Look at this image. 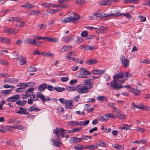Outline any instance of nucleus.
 Listing matches in <instances>:
<instances>
[{
    "mask_svg": "<svg viewBox=\"0 0 150 150\" xmlns=\"http://www.w3.org/2000/svg\"><path fill=\"white\" fill-rule=\"evenodd\" d=\"M117 117L121 120H124L126 118L127 116L124 114L118 113Z\"/></svg>",
    "mask_w": 150,
    "mask_h": 150,
    "instance_id": "obj_30",
    "label": "nucleus"
},
{
    "mask_svg": "<svg viewBox=\"0 0 150 150\" xmlns=\"http://www.w3.org/2000/svg\"><path fill=\"white\" fill-rule=\"evenodd\" d=\"M74 142L79 143L81 142L82 140V137L81 138H78L74 137Z\"/></svg>",
    "mask_w": 150,
    "mask_h": 150,
    "instance_id": "obj_48",
    "label": "nucleus"
},
{
    "mask_svg": "<svg viewBox=\"0 0 150 150\" xmlns=\"http://www.w3.org/2000/svg\"><path fill=\"white\" fill-rule=\"evenodd\" d=\"M6 79L4 80L5 82H8L10 83H16L18 81V80L16 79H11L8 77V76L6 77Z\"/></svg>",
    "mask_w": 150,
    "mask_h": 150,
    "instance_id": "obj_15",
    "label": "nucleus"
},
{
    "mask_svg": "<svg viewBox=\"0 0 150 150\" xmlns=\"http://www.w3.org/2000/svg\"><path fill=\"white\" fill-rule=\"evenodd\" d=\"M88 35V32L87 31H82L81 34V35L83 37H85L87 36Z\"/></svg>",
    "mask_w": 150,
    "mask_h": 150,
    "instance_id": "obj_52",
    "label": "nucleus"
},
{
    "mask_svg": "<svg viewBox=\"0 0 150 150\" xmlns=\"http://www.w3.org/2000/svg\"><path fill=\"white\" fill-rule=\"evenodd\" d=\"M95 49V47L90 45H87V48L86 50H92Z\"/></svg>",
    "mask_w": 150,
    "mask_h": 150,
    "instance_id": "obj_57",
    "label": "nucleus"
},
{
    "mask_svg": "<svg viewBox=\"0 0 150 150\" xmlns=\"http://www.w3.org/2000/svg\"><path fill=\"white\" fill-rule=\"evenodd\" d=\"M64 111L63 108L61 107H58L57 109V112L59 114L62 113Z\"/></svg>",
    "mask_w": 150,
    "mask_h": 150,
    "instance_id": "obj_49",
    "label": "nucleus"
},
{
    "mask_svg": "<svg viewBox=\"0 0 150 150\" xmlns=\"http://www.w3.org/2000/svg\"><path fill=\"white\" fill-rule=\"evenodd\" d=\"M129 91L133 93L135 96L139 95L140 93V91L134 89L133 88H130V89L129 90Z\"/></svg>",
    "mask_w": 150,
    "mask_h": 150,
    "instance_id": "obj_26",
    "label": "nucleus"
},
{
    "mask_svg": "<svg viewBox=\"0 0 150 150\" xmlns=\"http://www.w3.org/2000/svg\"><path fill=\"white\" fill-rule=\"evenodd\" d=\"M105 13H96L95 14H92L90 16L91 17L90 18L91 19H95L99 18L101 16L103 18H107V16H104V14Z\"/></svg>",
    "mask_w": 150,
    "mask_h": 150,
    "instance_id": "obj_8",
    "label": "nucleus"
},
{
    "mask_svg": "<svg viewBox=\"0 0 150 150\" xmlns=\"http://www.w3.org/2000/svg\"><path fill=\"white\" fill-rule=\"evenodd\" d=\"M13 57L14 59H16L19 60H20L21 58L20 57V55L18 53H16V52H13Z\"/></svg>",
    "mask_w": 150,
    "mask_h": 150,
    "instance_id": "obj_35",
    "label": "nucleus"
},
{
    "mask_svg": "<svg viewBox=\"0 0 150 150\" xmlns=\"http://www.w3.org/2000/svg\"><path fill=\"white\" fill-rule=\"evenodd\" d=\"M82 69L80 68V70H79L78 72L79 73V77L81 78H83L84 77V76L83 75V71H82Z\"/></svg>",
    "mask_w": 150,
    "mask_h": 150,
    "instance_id": "obj_54",
    "label": "nucleus"
},
{
    "mask_svg": "<svg viewBox=\"0 0 150 150\" xmlns=\"http://www.w3.org/2000/svg\"><path fill=\"white\" fill-rule=\"evenodd\" d=\"M25 129V127L20 125H16V129L20 130H24Z\"/></svg>",
    "mask_w": 150,
    "mask_h": 150,
    "instance_id": "obj_51",
    "label": "nucleus"
},
{
    "mask_svg": "<svg viewBox=\"0 0 150 150\" xmlns=\"http://www.w3.org/2000/svg\"><path fill=\"white\" fill-rule=\"evenodd\" d=\"M107 28L103 26H100L98 30L96 31V32L97 33H103L107 30Z\"/></svg>",
    "mask_w": 150,
    "mask_h": 150,
    "instance_id": "obj_19",
    "label": "nucleus"
},
{
    "mask_svg": "<svg viewBox=\"0 0 150 150\" xmlns=\"http://www.w3.org/2000/svg\"><path fill=\"white\" fill-rule=\"evenodd\" d=\"M35 41V39H33L30 38H26L24 40V43L34 46Z\"/></svg>",
    "mask_w": 150,
    "mask_h": 150,
    "instance_id": "obj_14",
    "label": "nucleus"
},
{
    "mask_svg": "<svg viewBox=\"0 0 150 150\" xmlns=\"http://www.w3.org/2000/svg\"><path fill=\"white\" fill-rule=\"evenodd\" d=\"M80 18V16L78 15H76L73 17L70 16L68 18H65L62 20V22L65 23L70 22H73L74 23L76 20H77Z\"/></svg>",
    "mask_w": 150,
    "mask_h": 150,
    "instance_id": "obj_2",
    "label": "nucleus"
},
{
    "mask_svg": "<svg viewBox=\"0 0 150 150\" xmlns=\"http://www.w3.org/2000/svg\"><path fill=\"white\" fill-rule=\"evenodd\" d=\"M54 56V54L50 52H48L45 53V57H52Z\"/></svg>",
    "mask_w": 150,
    "mask_h": 150,
    "instance_id": "obj_55",
    "label": "nucleus"
},
{
    "mask_svg": "<svg viewBox=\"0 0 150 150\" xmlns=\"http://www.w3.org/2000/svg\"><path fill=\"white\" fill-rule=\"evenodd\" d=\"M35 5L32 4L30 3L29 2L26 3L24 5H23L21 6V7H24L25 8L28 9L31 8L35 7Z\"/></svg>",
    "mask_w": 150,
    "mask_h": 150,
    "instance_id": "obj_23",
    "label": "nucleus"
},
{
    "mask_svg": "<svg viewBox=\"0 0 150 150\" xmlns=\"http://www.w3.org/2000/svg\"><path fill=\"white\" fill-rule=\"evenodd\" d=\"M72 55L71 52H69L66 54V56L68 59H70L71 58V56Z\"/></svg>",
    "mask_w": 150,
    "mask_h": 150,
    "instance_id": "obj_63",
    "label": "nucleus"
},
{
    "mask_svg": "<svg viewBox=\"0 0 150 150\" xmlns=\"http://www.w3.org/2000/svg\"><path fill=\"white\" fill-rule=\"evenodd\" d=\"M37 70V69L36 68L32 66H30L28 68L27 71L29 72H31L36 71Z\"/></svg>",
    "mask_w": 150,
    "mask_h": 150,
    "instance_id": "obj_39",
    "label": "nucleus"
},
{
    "mask_svg": "<svg viewBox=\"0 0 150 150\" xmlns=\"http://www.w3.org/2000/svg\"><path fill=\"white\" fill-rule=\"evenodd\" d=\"M74 148L76 150H83L84 148L82 145L78 144L74 146Z\"/></svg>",
    "mask_w": 150,
    "mask_h": 150,
    "instance_id": "obj_42",
    "label": "nucleus"
},
{
    "mask_svg": "<svg viewBox=\"0 0 150 150\" xmlns=\"http://www.w3.org/2000/svg\"><path fill=\"white\" fill-rule=\"evenodd\" d=\"M21 97L18 95H15L11 97L8 98L7 99V101L8 102H15L20 99Z\"/></svg>",
    "mask_w": 150,
    "mask_h": 150,
    "instance_id": "obj_7",
    "label": "nucleus"
},
{
    "mask_svg": "<svg viewBox=\"0 0 150 150\" xmlns=\"http://www.w3.org/2000/svg\"><path fill=\"white\" fill-rule=\"evenodd\" d=\"M62 39L63 41L65 42H69L70 40H72V37H68L66 36L63 37L62 38Z\"/></svg>",
    "mask_w": 150,
    "mask_h": 150,
    "instance_id": "obj_34",
    "label": "nucleus"
},
{
    "mask_svg": "<svg viewBox=\"0 0 150 150\" xmlns=\"http://www.w3.org/2000/svg\"><path fill=\"white\" fill-rule=\"evenodd\" d=\"M20 110L17 111L16 112L21 114H28V112H27V110L23 108H20Z\"/></svg>",
    "mask_w": 150,
    "mask_h": 150,
    "instance_id": "obj_20",
    "label": "nucleus"
},
{
    "mask_svg": "<svg viewBox=\"0 0 150 150\" xmlns=\"http://www.w3.org/2000/svg\"><path fill=\"white\" fill-rule=\"evenodd\" d=\"M123 13H120L118 12H116L114 13H112L110 14L105 13L104 14V16H107V18L111 17H118L122 16Z\"/></svg>",
    "mask_w": 150,
    "mask_h": 150,
    "instance_id": "obj_10",
    "label": "nucleus"
},
{
    "mask_svg": "<svg viewBox=\"0 0 150 150\" xmlns=\"http://www.w3.org/2000/svg\"><path fill=\"white\" fill-rule=\"evenodd\" d=\"M30 99H28V103L29 104H32L33 101H36L38 100L36 98V95L34 93L32 95H30Z\"/></svg>",
    "mask_w": 150,
    "mask_h": 150,
    "instance_id": "obj_13",
    "label": "nucleus"
},
{
    "mask_svg": "<svg viewBox=\"0 0 150 150\" xmlns=\"http://www.w3.org/2000/svg\"><path fill=\"white\" fill-rule=\"evenodd\" d=\"M81 69H82V71H83V73L84 74L86 75H90L91 74V72L87 70L85 68H81Z\"/></svg>",
    "mask_w": 150,
    "mask_h": 150,
    "instance_id": "obj_38",
    "label": "nucleus"
},
{
    "mask_svg": "<svg viewBox=\"0 0 150 150\" xmlns=\"http://www.w3.org/2000/svg\"><path fill=\"white\" fill-rule=\"evenodd\" d=\"M96 99L98 101H106L107 100V98L105 96H99L96 97Z\"/></svg>",
    "mask_w": 150,
    "mask_h": 150,
    "instance_id": "obj_29",
    "label": "nucleus"
},
{
    "mask_svg": "<svg viewBox=\"0 0 150 150\" xmlns=\"http://www.w3.org/2000/svg\"><path fill=\"white\" fill-rule=\"evenodd\" d=\"M37 97L40 99L43 102H45V96L41 92H37Z\"/></svg>",
    "mask_w": 150,
    "mask_h": 150,
    "instance_id": "obj_25",
    "label": "nucleus"
},
{
    "mask_svg": "<svg viewBox=\"0 0 150 150\" xmlns=\"http://www.w3.org/2000/svg\"><path fill=\"white\" fill-rule=\"evenodd\" d=\"M59 134L55 136V138L58 140H60L62 138L64 137L65 134L66 133V131L63 129L59 128Z\"/></svg>",
    "mask_w": 150,
    "mask_h": 150,
    "instance_id": "obj_6",
    "label": "nucleus"
},
{
    "mask_svg": "<svg viewBox=\"0 0 150 150\" xmlns=\"http://www.w3.org/2000/svg\"><path fill=\"white\" fill-rule=\"evenodd\" d=\"M99 144L101 146L106 147L107 144L104 142L100 141Z\"/></svg>",
    "mask_w": 150,
    "mask_h": 150,
    "instance_id": "obj_61",
    "label": "nucleus"
},
{
    "mask_svg": "<svg viewBox=\"0 0 150 150\" xmlns=\"http://www.w3.org/2000/svg\"><path fill=\"white\" fill-rule=\"evenodd\" d=\"M0 42L1 43H5L7 44L8 43L10 42L9 39L6 38L0 37Z\"/></svg>",
    "mask_w": 150,
    "mask_h": 150,
    "instance_id": "obj_24",
    "label": "nucleus"
},
{
    "mask_svg": "<svg viewBox=\"0 0 150 150\" xmlns=\"http://www.w3.org/2000/svg\"><path fill=\"white\" fill-rule=\"evenodd\" d=\"M25 86H23V85H18L19 86H23L17 88L16 90V91L17 92H21L25 91V88L28 87V85H24Z\"/></svg>",
    "mask_w": 150,
    "mask_h": 150,
    "instance_id": "obj_18",
    "label": "nucleus"
},
{
    "mask_svg": "<svg viewBox=\"0 0 150 150\" xmlns=\"http://www.w3.org/2000/svg\"><path fill=\"white\" fill-rule=\"evenodd\" d=\"M55 89L57 92H61L63 91L65 89L64 88L57 86L55 87Z\"/></svg>",
    "mask_w": 150,
    "mask_h": 150,
    "instance_id": "obj_45",
    "label": "nucleus"
},
{
    "mask_svg": "<svg viewBox=\"0 0 150 150\" xmlns=\"http://www.w3.org/2000/svg\"><path fill=\"white\" fill-rule=\"evenodd\" d=\"M92 72L94 74L100 75L103 74L105 72V70L95 69L92 70Z\"/></svg>",
    "mask_w": 150,
    "mask_h": 150,
    "instance_id": "obj_17",
    "label": "nucleus"
},
{
    "mask_svg": "<svg viewBox=\"0 0 150 150\" xmlns=\"http://www.w3.org/2000/svg\"><path fill=\"white\" fill-rule=\"evenodd\" d=\"M98 129V128L97 127H95L91 129L89 131V132L90 133H92L94 131H97Z\"/></svg>",
    "mask_w": 150,
    "mask_h": 150,
    "instance_id": "obj_60",
    "label": "nucleus"
},
{
    "mask_svg": "<svg viewBox=\"0 0 150 150\" xmlns=\"http://www.w3.org/2000/svg\"><path fill=\"white\" fill-rule=\"evenodd\" d=\"M11 91V90H3L1 91V93L3 94H5V95H6L9 94Z\"/></svg>",
    "mask_w": 150,
    "mask_h": 150,
    "instance_id": "obj_50",
    "label": "nucleus"
},
{
    "mask_svg": "<svg viewBox=\"0 0 150 150\" xmlns=\"http://www.w3.org/2000/svg\"><path fill=\"white\" fill-rule=\"evenodd\" d=\"M76 4L79 5L83 4L85 2L84 0H76Z\"/></svg>",
    "mask_w": 150,
    "mask_h": 150,
    "instance_id": "obj_53",
    "label": "nucleus"
},
{
    "mask_svg": "<svg viewBox=\"0 0 150 150\" xmlns=\"http://www.w3.org/2000/svg\"><path fill=\"white\" fill-rule=\"evenodd\" d=\"M59 140V141H57L55 139H51V144L56 147H59L61 146L62 143L60 141V140Z\"/></svg>",
    "mask_w": 150,
    "mask_h": 150,
    "instance_id": "obj_9",
    "label": "nucleus"
},
{
    "mask_svg": "<svg viewBox=\"0 0 150 150\" xmlns=\"http://www.w3.org/2000/svg\"><path fill=\"white\" fill-rule=\"evenodd\" d=\"M27 101L25 100L22 101H19L16 102V104L17 105H20L23 106L26 103Z\"/></svg>",
    "mask_w": 150,
    "mask_h": 150,
    "instance_id": "obj_40",
    "label": "nucleus"
},
{
    "mask_svg": "<svg viewBox=\"0 0 150 150\" xmlns=\"http://www.w3.org/2000/svg\"><path fill=\"white\" fill-rule=\"evenodd\" d=\"M82 140L84 139L86 141H88V140H90V141H91V136L88 135H83L82 136Z\"/></svg>",
    "mask_w": 150,
    "mask_h": 150,
    "instance_id": "obj_41",
    "label": "nucleus"
},
{
    "mask_svg": "<svg viewBox=\"0 0 150 150\" xmlns=\"http://www.w3.org/2000/svg\"><path fill=\"white\" fill-rule=\"evenodd\" d=\"M18 30H16L12 28H5L4 32L7 34H11L12 33H15L18 32Z\"/></svg>",
    "mask_w": 150,
    "mask_h": 150,
    "instance_id": "obj_16",
    "label": "nucleus"
},
{
    "mask_svg": "<svg viewBox=\"0 0 150 150\" xmlns=\"http://www.w3.org/2000/svg\"><path fill=\"white\" fill-rule=\"evenodd\" d=\"M136 129L137 131L140 132H143L145 131V129L138 127L136 128Z\"/></svg>",
    "mask_w": 150,
    "mask_h": 150,
    "instance_id": "obj_64",
    "label": "nucleus"
},
{
    "mask_svg": "<svg viewBox=\"0 0 150 150\" xmlns=\"http://www.w3.org/2000/svg\"><path fill=\"white\" fill-rule=\"evenodd\" d=\"M110 87L112 89H114L115 90H119L121 88H126L129 90L130 88H131L130 85H127L124 86H122V85H110Z\"/></svg>",
    "mask_w": 150,
    "mask_h": 150,
    "instance_id": "obj_4",
    "label": "nucleus"
},
{
    "mask_svg": "<svg viewBox=\"0 0 150 150\" xmlns=\"http://www.w3.org/2000/svg\"><path fill=\"white\" fill-rule=\"evenodd\" d=\"M59 11V10L58 9H49L47 10V12L48 13H50L51 14H54L57 13Z\"/></svg>",
    "mask_w": 150,
    "mask_h": 150,
    "instance_id": "obj_44",
    "label": "nucleus"
},
{
    "mask_svg": "<svg viewBox=\"0 0 150 150\" xmlns=\"http://www.w3.org/2000/svg\"><path fill=\"white\" fill-rule=\"evenodd\" d=\"M0 64L5 65H8V63L3 60L0 59Z\"/></svg>",
    "mask_w": 150,
    "mask_h": 150,
    "instance_id": "obj_62",
    "label": "nucleus"
},
{
    "mask_svg": "<svg viewBox=\"0 0 150 150\" xmlns=\"http://www.w3.org/2000/svg\"><path fill=\"white\" fill-rule=\"evenodd\" d=\"M72 40L74 43L79 44L83 41L84 39L81 37L74 36L72 37Z\"/></svg>",
    "mask_w": 150,
    "mask_h": 150,
    "instance_id": "obj_11",
    "label": "nucleus"
},
{
    "mask_svg": "<svg viewBox=\"0 0 150 150\" xmlns=\"http://www.w3.org/2000/svg\"><path fill=\"white\" fill-rule=\"evenodd\" d=\"M16 22V27H23L25 25L24 22L21 21L20 18L17 17V18L15 19Z\"/></svg>",
    "mask_w": 150,
    "mask_h": 150,
    "instance_id": "obj_12",
    "label": "nucleus"
},
{
    "mask_svg": "<svg viewBox=\"0 0 150 150\" xmlns=\"http://www.w3.org/2000/svg\"><path fill=\"white\" fill-rule=\"evenodd\" d=\"M97 63V61L96 59H89L85 62V63L88 64H94Z\"/></svg>",
    "mask_w": 150,
    "mask_h": 150,
    "instance_id": "obj_31",
    "label": "nucleus"
},
{
    "mask_svg": "<svg viewBox=\"0 0 150 150\" xmlns=\"http://www.w3.org/2000/svg\"><path fill=\"white\" fill-rule=\"evenodd\" d=\"M42 42L39 40L36 41H35L34 45L37 47H40L42 46Z\"/></svg>",
    "mask_w": 150,
    "mask_h": 150,
    "instance_id": "obj_47",
    "label": "nucleus"
},
{
    "mask_svg": "<svg viewBox=\"0 0 150 150\" xmlns=\"http://www.w3.org/2000/svg\"><path fill=\"white\" fill-rule=\"evenodd\" d=\"M65 106L66 108L68 109H70L73 107L72 103L71 100H68L66 101L65 102Z\"/></svg>",
    "mask_w": 150,
    "mask_h": 150,
    "instance_id": "obj_21",
    "label": "nucleus"
},
{
    "mask_svg": "<svg viewBox=\"0 0 150 150\" xmlns=\"http://www.w3.org/2000/svg\"><path fill=\"white\" fill-rule=\"evenodd\" d=\"M97 147V145H87V146L86 147H84V148L90 150H93L96 149Z\"/></svg>",
    "mask_w": 150,
    "mask_h": 150,
    "instance_id": "obj_32",
    "label": "nucleus"
},
{
    "mask_svg": "<svg viewBox=\"0 0 150 150\" xmlns=\"http://www.w3.org/2000/svg\"><path fill=\"white\" fill-rule=\"evenodd\" d=\"M124 77V74L121 73L114 76L113 77V80L111 82L110 84H121L124 83L125 80H121Z\"/></svg>",
    "mask_w": 150,
    "mask_h": 150,
    "instance_id": "obj_1",
    "label": "nucleus"
},
{
    "mask_svg": "<svg viewBox=\"0 0 150 150\" xmlns=\"http://www.w3.org/2000/svg\"><path fill=\"white\" fill-rule=\"evenodd\" d=\"M105 116L108 119L111 118L115 119L116 118V115L112 113L106 114Z\"/></svg>",
    "mask_w": 150,
    "mask_h": 150,
    "instance_id": "obj_28",
    "label": "nucleus"
},
{
    "mask_svg": "<svg viewBox=\"0 0 150 150\" xmlns=\"http://www.w3.org/2000/svg\"><path fill=\"white\" fill-rule=\"evenodd\" d=\"M98 121L101 122H104L107 121L108 120L107 119L105 118L104 116H100L98 117Z\"/></svg>",
    "mask_w": 150,
    "mask_h": 150,
    "instance_id": "obj_37",
    "label": "nucleus"
},
{
    "mask_svg": "<svg viewBox=\"0 0 150 150\" xmlns=\"http://www.w3.org/2000/svg\"><path fill=\"white\" fill-rule=\"evenodd\" d=\"M28 111L29 112H31L32 111L38 112L40 111V109L39 108H35V107L32 106L28 110Z\"/></svg>",
    "mask_w": 150,
    "mask_h": 150,
    "instance_id": "obj_36",
    "label": "nucleus"
},
{
    "mask_svg": "<svg viewBox=\"0 0 150 150\" xmlns=\"http://www.w3.org/2000/svg\"><path fill=\"white\" fill-rule=\"evenodd\" d=\"M78 92L80 94L87 93L88 91V89L86 86L82 85H78L77 86Z\"/></svg>",
    "mask_w": 150,
    "mask_h": 150,
    "instance_id": "obj_3",
    "label": "nucleus"
},
{
    "mask_svg": "<svg viewBox=\"0 0 150 150\" xmlns=\"http://www.w3.org/2000/svg\"><path fill=\"white\" fill-rule=\"evenodd\" d=\"M71 46L69 45L67 46H63L61 50V52H63L66 51H68L71 50Z\"/></svg>",
    "mask_w": 150,
    "mask_h": 150,
    "instance_id": "obj_22",
    "label": "nucleus"
},
{
    "mask_svg": "<svg viewBox=\"0 0 150 150\" xmlns=\"http://www.w3.org/2000/svg\"><path fill=\"white\" fill-rule=\"evenodd\" d=\"M75 113L79 115H85V112L83 111L80 112L79 111H76L75 112Z\"/></svg>",
    "mask_w": 150,
    "mask_h": 150,
    "instance_id": "obj_58",
    "label": "nucleus"
},
{
    "mask_svg": "<svg viewBox=\"0 0 150 150\" xmlns=\"http://www.w3.org/2000/svg\"><path fill=\"white\" fill-rule=\"evenodd\" d=\"M52 5V4L51 3H43L42 4V5L46 8H50Z\"/></svg>",
    "mask_w": 150,
    "mask_h": 150,
    "instance_id": "obj_46",
    "label": "nucleus"
},
{
    "mask_svg": "<svg viewBox=\"0 0 150 150\" xmlns=\"http://www.w3.org/2000/svg\"><path fill=\"white\" fill-rule=\"evenodd\" d=\"M120 59L122 64L125 67L127 68L129 66V61L128 59L126 58L125 56L122 55Z\"/></svg>",
    "mask_w": 150,
    "mask_h": 150,
    "instance_id": "obj_5",
    "label": "nucleus"
},
{
    "mask_svg": "<svg viewBox=\"0 0 150 150\" xmlns=\"http://www.w3.org/2000/svg\"><path fill=\"white\" fill-rule=\"evenodd\" d=\"M47 85H40L38 88V91L40 92L44 91L47 88Z\"/></svg>",
    "mask_w": 150,
    "mask_h": 150,
    "instance_id": "obj_33",
    "label": "nucleus"
},
{
    "mask_svg": "<svg viewBox=\"0 0 150 150\" xmlns=\"http://www.w3.org/2000/svg\"><path fill=\"white\" fill-rule=\"evenodd\" d=\"M123 127H121L120 128L122 129H125L126 130L128 129L129 128L131 127V125H128L127 124H123L122 125Z\"/></svg>",
    "mask_w": 150,
    "mask_h": 150,
    "instance_id": "obj_43",
    "label": "nucleus"
},
{
    "mask_svg": "<svg viewBox=\"0 0 150 150\" xmlns=\"http://www.w3.org/2000/svg\"><path fill=\"white\" fill-rule=\"evenodd\" d=\"M48 90L50 91H52L54 90L55 88L52 85H49L48 86H47V88Z\"/></svg>",
    "mask_w": 150,
    "mask_h": 150,
    "instance_id": "obj_59",
    "label": "nucleus"
},
{
    "mask_svg": "<svg viewBox=\"0 0 150 150\" xmlns=\"http://www.w3.org/2000/svg\"><path fill=\"white\" fill-rule=\"evenodd\" d=\"M65 89L69 91H71L76 90L77 87L74 85H72L66 87Z\"/></svg>",
    "mask_w": 150,
    "mask_h": 150,
    "instance_id": "obj_27",
    "label": "nucleus"
},
{
    "mask_svg": "<svg viewBox=\"0 0 150 150\" xmlns=\"http://www.w3.org/2000/svg\"><path fill=\"white\" fill-rule=\"evenodd\" d=\"M16 120V118H12L8 120V122L10 123H15Z\"/></svg>",
    "mask_w": 150,
    "mask_h": 150,
    "instance_id": "obj_56",
    "label": "nucleus"
}]
</instances>
